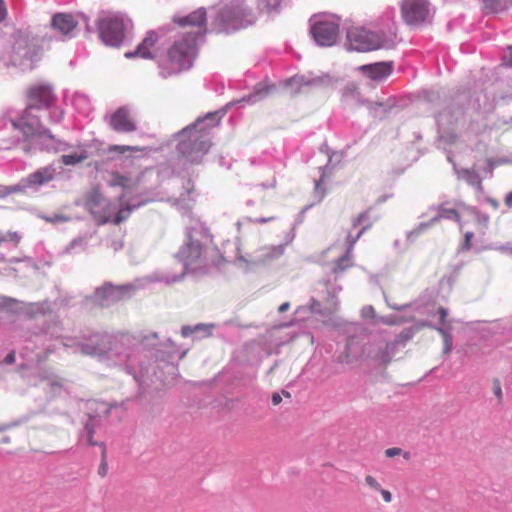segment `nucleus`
I'll list each match as a JSON object with an SVG mask.
<instances>
[{"label": "nucleus", "mask_w": 512, "mask_h": 512, "mask_svg": "<svg viewBox=\"0 0 512 512\" xmlns=\"http://www.w3.org/2000/svg\"><path fill=\"white\" fill-rule=\"evenodd\" d=\"M281 401H282V398H281V396H280L278 393H274V394L272 395V403H273L274 405H278V404H280V403H281Z\"/></svg>", "instance_id": "42"}, {"label": "nucleus", "mask_w": 512, "mask_h": 512, "mask_svg": "<svg viewBox=\"0 0 512 512\" xmlns=\"http://www.w3.org/2000/svg\"><path fill=\"white\" fill-rule=\"evenodd\" d=\"M158 36L154 31H150L146 34L145 38L137 46L133 52L125 53L127 58L141 57L144 59H152L155 57L157 51Z\"/></svg>", "instance_id": "13"}, {"label": "nucleus", "mask_w": 512, "mask_h": 512, "mask_svg": "<svg viewBox=\"0 0 512 512\" xmlns=\"http://www.w3.org/2000/svg\"><path fill=\"white\" fill-rule=\"evenodd\" d=\"M84 352H85L86 354H91V355H92V354H96V353H97V352H95V351H88V346H85V348H84Z\"/></svg>", "instance_id": "49"}, {"label": "nucleus", "mask_w": 512, "mask_h": 512, "mask_svg": "<svg viewBox=\"0 0 512 512\" xmlns=\"http://www.w3.org/2000/svg\"><path fill=\"white\" fill-rule=\"evenodd\" d=\"M102 453H101V462L98 468V475L102 478L106 477L108 474V463H107V451L104 444H101Z\"/></svg>", "instance_id": "27"}, {"label": "nucleus", "mask_w": 512, "mask_h": 512, "mask_svg": "<svg viewBox=\"0 0 512 512\" xmlns=\"http://www.w3.org/2000/svg\"><path fill=\"white\" fill-rule=\"evenodd\" d=\"M487 163H488V166H489L490 170L492 171L493 168H494L493 160L492 159H487Z\"/></svg>", "instance_id": "48"}, {"label": "nucleus", "mask_w": 512, "mask_h": 512, "mask_svg": "<svg viewBox=\"0 0 512 512\" xmlns=\"http://www.w3.org/2000/svg\"><path fill=\"white\" fill-rule=\"evenodd\" d=\"M438 315H439V322H440V327L442 328H445L446 327V318H447V310L443 307H440L437 311Z\"/></svg>", "instance_id": "31"}, {"label": "nucleus", "mask_w": 512, "mask_h": 512, "mask_svg": "<svg viewBox=\"0 0 512 512\" xmlns=\"http://www.w3.org/2000/svg\"><path fill=\"white\" fill-rule=\"evenodd\" d=\"M504 64L508 67H512V47L509 48V54L505 58Z\"/></svg>", "instance_id": "40"}, {"label": "nucleus", "mask_w": 512, "mask_h": 512, "mask_svg": "<svg viewBox=\"0 0 512 512\" xmlns=\"http://www.w3.org/2000/svg\"><path fill=\"white\" fill-rule=\"evenodd\" d=\"M488 202H489V203H490V204H491L495 209H497V208H498V206H499L498 202H497L495 199H491V198H490V199H488Z\"/></svg>", "instance_id": "47"}, {"label": "nucleus", "mask_w": 512, "mask_h": 512, "mask_svg": "<svg viewBox=\"0 0 512 512\" xmlns=\"http://www.w3.org/2000/svg\"><path fill=\"white\" fill-rule=\"evenodd\" d=\"M438 216L442 219L454 220L457 223H460L461 217L458 211L454 208H448L445 205H441L438 210Z\"/></svg>", "instance_id": "21"}, {"label": "nucleus", "mask_w": 512, "mask_h": 512, "mask_svg": "<svg viewBox=\"0 0 512 512\" xmlns=\"http://www.w3.org/2000/svg\"><path fill=\"white\" fill-rule=\"evenodd\" d=\"M493 392L498 399L502 398V389L498 380H495L493 383Z\"/></svg>", "instance_id": "33"}, {"label": "nucleus", "mask_w": 512, "mask_h": 512, "mask_svg": "<svg viewBox=\"0 0 512 512\" xmlns=\"http://www.w3.org/2000/svg\"><path fill=\"white\" fill-rule=\"evenodd\" d=\"M132 291L133 286L130 284L116 286L109 283L98 288L95 291V297L102 305H108L122 300Z\"/></svg>", "instance_id": "10"}, {"label": "nucleus", "mask_w": 512, "mask_h": 512, "mask_svg": "<svg viewBox=\"0 0 512 512\" xmlns=\"http://www.w3.org/2000/svg\"><path fill=\"white\" fill-rule=\"evenodd\" d=\"M196 55V36L188 34L175 41L159 61L165 77L189 69Z\"/></svg>", "instance_id": "2"}, {"label": "nucleus", "mask_w": 512, "mask_h": 512, "mask_svg": "<svg viewBox=\"0 0 512 512\" xmlns=\"http://www.w3.org/2000/svg\"><path fill=\"white\" fill-rule=\"evenodd\" d=\"M56 175V169L50 165L39 168L38 170L30 173L24 180V186L28 188L39 187L51 182Z\"/></svg>", "instance_id": "14"}, {"label": "nucleus", "mask_w": 512, "mask_h": 512, "mask_svg": "<svg viewBox=\"0 0 512 512\" xmlns=\"http://www.w3.org/2000/svg\"><path fill=\"white\" fill-rule=\"evenodd\" d=\"M369 78L381 80L388 77L393 71V62H378L374 64L363 65L360 67Z\"/></svg>", "instance_id": "15"}, {"label": "nucleus", "mask_w": 512, "mask_h": 512, "mask_svg": "<svg viewBox=\"0 0 512 512\" xmlns=\"http://www.w3.org/2000/svg\"><path fill=\"white\" fill-rule=\"evenodd\" d=\"M289 82H290V84H292V85H297V86H300V87H301V86H302V85H304V84H305V85H312V84H314V82H315V81H314V80H311V81H306V82H305L303 77H293V78H291V79H290V81H289Z\"/></svg>", "instance_id": "30"}, {"label": "nucleus", "mask_w": 512, "mask_h": 512, "mask_svg": "<svg viewBox=\"0 0 512 512\" xmlns=\"http://www.w3.org/2000/svg\"><path fill=\"white\" fill-rule=\"evenodd\" d=\"M284 395L289 397L290 396V393L289 392H284Z\"/></svg>", "instance_id": "52"}, {"label": "nucleus", "mask_w": 512, "mask_h": 512, "mask_svg": "<svg viewBox=\"0 0 512 512\" xmlns=\"http://www.w3.org/2000/svg\"><path fill=\"white\" fill-rule=\"evenodd\" d=\"M144 149L138 146L123 145V152H142Z\"/></svg>", "instance_id": "35"}, {"label": "nucleus", "mask_w": 512, "mask_h": 512, "mask_svg": "<svg viewBox=\"0 0 512 512\" xmlns=\"http://www.w3.org/2000/svg\"><path fill=\"white\" fill-rule=\"evenodd\" d=\"M16 360V356H15V352L12 351L10 353L7 354V356L4 358V363L6 364H13Z\"/></svg>", "instance_id": "37"}, {"label": "nucleus", "mask_w": 512, "mask_h": 512, "mask_svg": "<svg viewBox=\"0 0 512 512\" xmlns=\"http://www.w3.org/2000/svg\"><path fill=\"white\" fill-rule=\"evenodd\" d=\"M472 238H473V233L472 232L465 233L464 242H463V249L464 250H469L471 248V246H472Z\"/></svg>", "instance_id": "32"}, {"label": "nucleus", "mask_w": 512, "mask_h": 512, "mask_svg": "<svg viewBox=\"0 0 512 512\" xmlns=\"http://www.w3.org/2000/svg\"><path fill=\"white\" fill-rule=\"evenodd\" d=\"M311 33L320 46H332L338 37L339 27L333 21H318L312 26Z\"/></svg>", "instance_id": "9"}, {"label": "nucleus", "mask_w": 512, "mask_h": 512, "mask_svg": "<svg viewBox=\"0 0 512 512\" xmlns=\"http://www.w3.org/2000/svg\"><path fill=\"white\" fill-rule=\"evenodd\" d=\"M396 36L392 33H376L362 27H353L347 32L348 49L368 52L379 49H393Z\"/></svg>", "instance_id": "4"}, {"label": "nucleus", "mask_w": 512, "mask_h": 512, "mask_svg": "<svg viewBox=\"0 0 512 512\" xmlns=\"http://www.w3.org/2000/svg\"><path fill=\"white\" fill-rule=\"evenodd\" d=\"M12 442L11 440V437L8 436V435H5L3 436L1 439H0V443L3 444V445H7V444H10Z\"/></svg>", "instance_id": "44"}, {"label": "nucleus", "mask_w": 512, "mask_h": 512, "mask_svg": "<svg viewBox=\"0 0 512 512\" xmlns=\"http://www.w3.org/2000/svg\"><path fill=\"white\" fill-rule=\"evenodd\" d=\"M436 330L443 338V353L449 354L452 350V336L447 332L445 328L438 327Z\"/></svg>", "instance_id": "25"}, {"label": "nucleus", "mask_w": 512, "mask_h": 512, "mask_svg": "<svg viewBox=\"0 0 512 512\" xmlns=\"http://www.w3.org/2000/svg\"><path fill=\"white\" fill-rule=\"evenodd\" d=\"M216 114L209 113L204 118L198 119L193 126L186 128L182 134L188 133L189 140L181 141L178 144V151L190 159L197 160L200 156L208 152L211 146L208 128L216 125Z\"/></svg>", "instance_id": "3"}, {"label": "nucleus", "mask_w": 512, "mask_h": 512, "mask_svg": "<svg viewBox=\"0 0 512 512\" xmlns=\"http://www.w3.org/2000/svg\"><path fill=\"white\" fill-rule=\"evenodd\" d=\"M110 127L119 133H132L137 130V123L135 122L128 107H119L109 119Z\"/></svg>", "instance_id": "12"}, {"label": "nucleus", "mask_w": 512, "mask_h": 512, "mask_svg": "<svg viewBox=\"0 0 512 512\" xmlns=\"http://www.w3.org/2000/svg\"><path fill=\"white\" fill-rule=\"evenodd\" d=\"M385 455L388 457V458H393V457H396V456H399V455H403V457L405 459H409L410 458V453L409 452H403V450L401 448H398V447H392V448H388L385 450Z\"/></svg>", "instance_id": "29"}, {"label": "nucleus", "mask_w": 512, "mask_h": 512, "mask_svg": "<svg viewBox=\"0 0 512 512\" xmlns=\"http://www.w3.org/2000/svg\"><path fill=\"white\" fill-rule=\"evenodd\" d=\"M111 203L106 201L98 187L90 190L84 199V207L93 215L99 224H104L110 221Z\"/></svg>", "instance_id": "7"}, {"label": "nucleus", "mask_w": 512, "mask_h": 512, "mask_svg": "<svg viewBox=\"0 0 512 512\" xmlns=\"http://www.w3.org/2000/svg\"><path fill=\"white\" fill-rule=\"evenodd\" d=\"M369 213V210L360 213L356 218L353 219L352 226L355 228L362 225V227L360 228L361 230L363 227L367 225L368 222H370V226L367 228L368 230L372 226V220L369 217Z\"/></svg>", "instance_id": "26"}, {"label": "nucleus", "mask_w": 512, "mask_h": 512, "mask_svg": "<svg viewBox=\"0 0 512 512\" xmlns=\"http://www.w3.org/2000/svg\"><path fill=\"white\" fill-rule=\"evenodd\" d=\"M194 332V329L189 327V326H185L182 328V335L184 337H188L189 335H191L192 333Z\"/></svg>", "instance_id": "41"}, {"label": "nucleus", "mask_w": 512, "mask_h": 512, "mask_svg": "<svg viewBox=\"0 0 512 512\" xmlns=\"http://www.w3.org/2000/svg\"><path fill=\"white\" fill-rule=\"evenodd\" d=\"M508 8L507 0H484L483 10L486 14H497Z\"/></svg>", "instance_id": "18"}, {"label": "nucleus", "mask_w": 512, "mask_h": 512, "mask_svg": "<svg viewBox=\"0 0 512 512\" xmlns=\"http://www.w3.org/2000/svg\"><path fill=\"white\" fill-rule=\"evenodd\" d=\"M19 421L17 422H11V423H6V424H2L0 425V433L2 432H5V431H8L10 429H12L13 427L19 425Z\"/></svg>", "instance_id": "34"}, {"label": "nucleus", "mask_w": 512, "mask_h": 512, "mask_svg": "<svg viewBox=\"0 0 512 512\" xmlns=\"http://www.w3.org/2000/svg\"><path fill=\"white\" fill-rule=\"evenodd\" d=\"M504 203L508 208H512V191L506 194Z\"/></svg>", "instance_id": "39"}, {"label": "nucleus", "mask_w": 512, "mask_h": 512, "mask_svg": "<svg viewBox=\"0 0 512 512\" xmlns=\"http://www.w3.org/2000/svg\"><path fill=\"white\" fill-rule=\"evenodd\" d=\"M365 310H370V312H371V313H373V312H374V309H373V307H372V306H368L367 308H365Z\"/></svg>", "instance_id": "50"}, {"label": "nucleus", "mask_w": 512, "mask_h": 512, "mask_svg": "<svg viewBox=\"0 0 512 512\" xmlns=\"http://www.w3.org/2000/svg\"><path fill=\"white\" fill-rule=\"evenodd\" d=\"M274 219H275L274 217L259 218V219H256V222L257 223H266V222L272 221Z\"/></svg>", "instance_id": "45"}, {"label": "nucleus", "mask_w": 512, "mask_h": 512, "mask_svg": "<svg viewBox=\"0 0 512 512\" xmlns=\"http://www.w3.org/2000/svg\"><path fill=\"white\" fill-rule=\"evenodd\" d=\"M174 22L180 26L202 27L206 24V11L198 9L185 17L174 19Z\"/></svg>", "instance_id": "17"}, {"label": "nucleus", "mask_w": 512, "mask_h": 512, "mask_svg": "<svg viewBox=\"0 0 512 512\" xmlns=\"http://www.w3.org/2000/svg\"><path fill=\"white\" fill-rule=\"evenodd\" d=\"M7 16V9L3 0H0V22Z\"/></svg>", "instance_id": "36"}, {"label": "nucleus", "mask_w": 512, "mask_h": 512, "mask_svg": "<svg viewBox=\"0 0 512 512\" xmlns=\"http://www.w3.org/2000/svg\"><path fill=\"white\" fill-rule=\"evenodd\" d=\"M484 220H485V222H488L489 217H488V216H485V217H484Z\"/></svg>", "instance_id": "51"}, {"label": "nucleus", "mask_w": 512, "mask_h": 512, "mask_svg": "<svg viewBox=\"0 0 512 512\" xmlns=\"http://www.w3.org/2000/svg\"><path fill=\"white\" fill-rule=\"evenodd\" d=\"M95 427H96V424H95V420L93 418H90L85 424V430L87 432L88 443H89V445H92V446H95V445L101 446L102 443H98V442L94 441V439H93Z\"/></svg>", "instance_id": "28"}, {"label": "nucleus", "mask_w": 512, "mask_h": 512, "mask_svg": "<svg viewBox=\"0 0 512 512\" xmlns=\"http://www.w3.org/2000/svg\"><path fill=\"white\" fill-rule=\"evenodd\" d=\"M99 36L109 46H119L124 39L125 25L121 17L104 16L98 21Z\"/></svg>", "instance_id": "6"}, {"label": "nucleus", "mask_w": 512, "mask_h": 512, "mask_svg": "<svg viewBox=\"0 0 512 512\" xmlns=\"http://www.w3.org/2000/svg\"><path fill=\"white\" fill-rule=\"evenodd\" d=\"M87 158V155L84 153L78 154V153H72V154H66L61 157V161L64 165H75L82 161H84Z\"/></svg>", "instance_id": "24"}, {"label": "nucleus", "mask_w": 512, "mask_h": 512, "mask_svg": "<svg viewBox=\"0 0 512 512\" xmlns=\"http://www.w3.org/2000/svg\"><path fill=\"white\" fill-rule=\"evenodd\" d=\"M109 152H116L119 154H124L123 152V145H111L109 147Z\"/></svg>", "instance_id": "38"}, {"label": "nucleus", "mask_w": 512, "mask_h": 512, "mask_svg": "<svg viewBox=\"0 0 512 512\" xmlns=\"http://www.w3.org/2000/svg\"><path fill=\"white\" fill-rule=\"evenodd\" d=\"M62 118H63V113H62V111H58V112H57V115L55 116V119H54V121H53V122H54V123H58V122H60V121H61V119H62Z\"/></svg>", "instance_id": "46"}, {"label": "nucleus", "mask_w": 512, "mask_h": 512, "mask_svg": "<svg viewBox=\"0 0 512 512\" xmlns=\"http://www.w3.org/2000/svg\"><path fill=\"white\" fill-rule=\"evenodd\" d=\"M370 226V222L367 223L365 227H363L361 230H359L355 235H353L351 232H348L346 236V242L348 244L346 253L338 258L331 267V273L335 276H338L345 272L347 269L353 266L352 261V249L355 245V243L358 241V239L361 237V235L367 230V228Z\"/></svg>", "instance_id": "11"}, {"label": "nucleus", "mask_w": 512, "mask_h": 512, "mask_svg": "<svg viewBox=\"0 0 512 512\" xmlns=\"http://www.w3.org/2000/svg\"><path fill=\"white\" fill-rule=\"evenodd\" d=\"M365 483L373 490L378 491L386 503L392 501V494L389 490L383 489L378 480L372 475L365 476Z\"/></svg>", "instance_id": "19"}, {"label": "nucleus", "mask_w": 512, "mask_h": 512, "mask_svg": "<svg viewBox=\"0 0 512 512\" xmlns=\"http://www.w3.org/2000/svg\"><path fill=\"white\" fill-rule=\"evenodd\" d=\"M180 257L186 273L205 274L208 271V263L202 256V246L198 241L190 239L180 250Z\"/></svg>", "instance_id": "5"}, {"label": "nucleus", "mask_w": 512, "mask_h": 512, "mask_svg": "<svg viewBox=\"0 0 512 512\" xmlns=\"http://www.w3.org/2000/svg\"><path fill=\"white\" fill-rule=\"evenodd\" d=\"M398 348V342L387 343L385 348L380 354V359L384 364H388L391 361L392 355H394Z\"/></svg>", "instance_id": "22"}, {"label": "nucleus", "mask_w": 512, "mask_h": 512, "mask_svg": "<svg viewBox=\"0 0 512 512\" xmlns=\"http://www.w3.org/2000/svg\"><path fill=\"white\" fill-rule=\"evenodd\" d=\"M131 212L132 207L129 204H123L119 208L116 215L113 218L111 217L110 221H112L114 224H120L130 216Z\"/></svg>", "instance_id": "23"}, {"label": "nucleus", "mask_w": 512, "mask_h": 512, "mask_svg": "<svg viewBox=\"0 0 512 512\" xmlns=\"http://www.w3.org/2000/svg\"><path fill=\"white\" fill-rule=\"evenodd\" d=\"M51 26L53 29L66 36L76 28L77 21L70 14L58 13L53 16Z\"/></svg>", "instance_id": "16"}, {"label": "nucleus", "mask_w": 512, "mask_h": 512, "mask_svg": "<svg viewBox=\"0 0 512 512\" xmlns=\"http://www.w3.org/2000/svg\"><path fill=\"white\" fill-rule=\"evenodd\" d=\"M111 179L109 180L110 187H122L128 188L131 179L127 176L120 174L119 172H112L110 174Z\"/></svg>", "instance_id": "20"}, {"label": "nucleus", "mask_w": 512, "mask_h": 512, "mask_svg": "<svg viewBox=\"0 0 512 512\" xmlns=\"http://www.w3.org/2000/svg\"><path fill=\"white\" fill-rule=\"evenodd\" d=\"M289 308H290V304H289L288 302H285V303H283V304H281V305L279 306L278 311H279L280 313H284V312H286Z\"/></svg>", "instance_id": "43"}, {"label": "nucleus", "mask_w": 512, "mask_h": 512, "mask_svg": "<svg viewBox=\"0 0 512 512\" xmlns=\"http://www.w3.org/2000/svg\"><path fill=\"white\" fill-rule=\"evenodd\" d=\"M26 96V107L19 117L11 121L12 126L21 132L26 142L35 138L55 142V136L40 120V113L51 108L56 100L51 86L45 83L33 84L28 87Z\"/></svg>", "instance_id": "1"}, {"label": "nucleus", "mask_w": 512, "mask_h": 512, "mask_svg": "<svg viewBox=\"0 0 512 512\" xmlns=\"http://www.w3.org/2000/svg\"><path fill=\"white\" fill-rule=\"evenodd\" d=\"M429 12V2L427 0H403L401 4L402 17L409 25L424 22Z\"/></svg>", "instance_id": "8"}]
</instances>
